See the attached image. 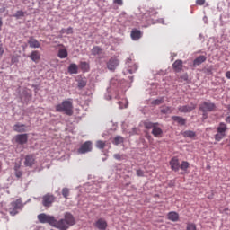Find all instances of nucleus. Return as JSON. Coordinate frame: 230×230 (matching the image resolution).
Masks as SVG:
<instances>
[{
  "mask_svg": "<svg viewBox=\"0 0 230 230\" xmlns=\"http://www.w3.org/2000/svg\"><path fill=\"white\" fill-rule=\"evenodd\" d=\"M93 150V143L91 141H86L83 145H81L78 149V154H87V152H91Z\"/></svg>",
  "mask_w": 230,
  "mask_h": 230,
  "instance_id": "8",
  "label": "nucleus"
},
{
  "mask_svg": "<svg viewBox=\"0 0 230 230\" xmlns=\"http://www.w3.org/2000/svg\"><path fill=\"white\" fill-rule=\"evenodd\" d=\"M58 57L59 58H67V50L66 49H59Z\"/></svg>",
  "mask_w": 230,
  "mask_h": 230,
  "instance_id": "28",
  "label": "nucleus"
},
{
  "mask_svg": "<svg viewBox=\"0 0 230 230\" xmlns=\"http://www.w3.org/2000/svg\"><path fill=\"white\" fill-rule=\"evenodd\" d=\"M144 127L147 130L152 129V134L155 137H163V129L159 127V123L147 121L144 123Z\"/></svg>",
  "mask_w": 230,
  "mask_h": 230,
  "instance_id": "3",
  "label": "nucleus"
},
{
  "mask_svg": "<svg viewBox=\"0 0 230 230\" xmlns=\"http://www.w3.org/2000/svg\"><path fill=\"white\" fill-rule=\"evenodd\" d=\"M92 55L96 57V55H102V49L99 46H94L92 49Z\"/></svg>",
  "mask_w": 230,
  "mask_h": 230,
  "instance_id": "27",
  "label": "nucleus"
},
{
  "mask_svg": "<svg viewBox=\"0 0 230 230\" xmlns=\"http://www.w3.org/2000/svg\"><path fill=\"white\" fill-rule=\"evenodd\" d=\"M167 217L168 220H171L172 222H177L179 220V213L175 211L169 212Z\"/></svg>",
  "mask_w": 230,
  "mask_h": 230,
  "instance_id": "22",
  "label": "nucleus"
},
{
  "mask_svg": "<svg viewBox=\"0 0 230 230\" xmlns=\"http://www.w3.org/2000/svg\"><path fill=\"white\" fill-rule=\"evenodd\" d=\"M96 147L99 148L100 150H103V148H105V142L102 140H98L96 142Z\"/></svg>",
  "mask_w": 230,
  "mask_h": 230,
  "instance_id": "37",
  "label": "nucleus"
},
{
  "mask_svg": "<svg viewBox=\"0 0 230 230\" xmlns=\"http://www.w3.org/2000/svg\"><path fill=\"white\" fill-rule=\"evenodd\" d=\"M68 73H70L71 75H77L78 66H76V64L75 63L70 64V66H68Z\"/></svg>",
  "mask_w": 230,
  "mask_h": 230,
  "instance_id": "24",
  "label": "nucleus"
},
{
  "mask_svg": "<svg viewBox=\"0 0 230 230\" xmlns=\"http://www.w3.org/2000/svg\"><path fill=\"white\" fill-rule=\"evenodd\" d=\"M170 166L171 170L173 172H179V169L181 168V164L179 163V158L173 157L170 161Z\"/></svg>",
  "mask_w": 230,
  "mask_h": 230,
  "instance_id": "13",
  "label": "nucleus"
},
{
  "mask_svg": "<svg viewBox=\"0 0 230 230\" xmlns=\"http://www.w3.org/2000/svg\"><path fill=\"white\" fill-rule=\"evenodd\" d=\"M147 14H149L150 17H155L157 15V11L154 8H149V10H147Z\"/></svg>",
  "mask_w": 230,
  "mask_h": 230,
  "instance_id": "38",
  "label": "nucleus"
},
{
  "mask_svg": "<svg viewBox=\"0 0 230 230\" xmlns=\"http://www.w3.org/2000/svg\"><path fill=\"white\" fill-rule=\"evenodd\" d=\"M55 199V195L48 193L42 197V206H44V208H51Z\"/></svg>",
  "mask_w": 230,
  "mask_h": 230,
  "instance_id": "6",
  "label": "nucleus"
},
{
  "mask_svg": "<svg viewBox=\"0 0 230 230\" xmlns=\"http://www.w3.org/2000/svg\"><path fill=\"white\" fill-rule=\"evenodd\" d=\"M226 78H227L228 80H230V71H227V72L226 73Z\"/></svg>",
  "mask_w": 230,
  "mask_h": 230,
  "instance_id": "50",
  "label": "nucleus"
},
{
  "mask_svg": "<svg viewBox=\"0 0 230 230\" xmlns=\"http://www.w3.org/2000/svg\"><path fill=\"white\" fill-rule=\"evenodd\" d=\"M38 220L40 224H49V226H53V224H55V217L45 213L39 214Z\"/></svg>",
  "mask_w": 230,
  "mask_h": 230,
  "instance_id": "4",
  "label": "nucleus"
},
{
  "mask_svg": "<svg viewBox=\"0 0 230 230\" xmlns=\"http://www.w3.org/2000/svg\"><path fill=\"white\" fill-rule=\"evenodd\" d=\"M4 53V49H3V45L0 47V55L2 56Z\"/></svg>",
  "mask_w": 230,
  "mask_h": 230,
  "instance_id": "49",
  "label": "nucleus"
},
{
  "mask_svg": "<svg viewBox=\"0 0 230 230\" xmlns=\"http://www.w3.org/2000/svg\"><path fill=\"white\" fill-rule=\"evenodd\" d=\"M57 112H64L66 116H73V101L67 99L56 106Z\"/></svg>",
  "mask_w": 230,
  "mask_h": 230,
  "instance_id": "1",
  "label": "nucleus"
},
{
  "mask_svg": "<svg viewBox=\"0 0 230 230\" xmlns=\"http://www.w3.org/2000/svg\"><path fill=\"white\" fill-rule=\"evenodd\" d=\"M13 129L14 132H26V125L17 123L13 126Z\"/></svg>",
  "mask_w": 230,
  "mask_h": 230,
  "instance_id": "21",
  "label": "nucleus"
},
{
  "mask_svg": "<svg viewBox=\"0 0 230 230\" xmlns=\"http://www.w3.org/2000/svg\"><path fill=\"white\" fill-rule=\"evenodd\" d=\"M208 60V58L206 56H199L196 58L193 61V67H197V66H200V64H204Z\"/></svg>",
  "mask_w": 230,
  "mask_h": 230,
  "instance_id": "20",
  "label": "nucleus"
},
{
  "mask_svg": "<svg viewBox=\"0 0 230 230\" xmlns=\"http://www.w3.org/2000/svg\"><path fill=\"white\" fill-rule=\"evenodd\" d=\"M197 109V104L191 102L190 105H184V106H180L178 108V111L180 112H191V111H195Z\"/></svg>",
  "mask_w": 230,
  "mask_h": 230,
  "instance_id": "10",
  "label": "nucleus"
},
{
  "mask_svg": "<svg viewBox=\"0 0 230 230\" xmlns=\"http://www.w3.org/2000/svg\"><path fill=\"white\" fill-rule=\"evenodd\" d=\"M28 44L30 48H33V49L40 48V42H39V40H37V39L33 37L29 38Z\"/></svg>",
  "mask_w": 230,
  "mask_h": 230,
  "instance_id": "18",
  "label": "nucleus"
},
{
  "mask_svg": "<svg viewBox=\"0 0 230 230\" xmlns=\"http://www.w3.org/2000/svg\"><path fill=\"white\" fill-rule=\"evenodd\" d=\"M118 66H119V60L118 58H111L107 62V68L110 71H116V67H118Z\"/></svg>",
  "mask_w": 230,
  "mask_h": 230,
  "instance_id": "9",
  "label": "nucleus"
},
{
  "mask_svg": "<svg viewBox=\"0 0 230 230\" xmlns=\"http://www.w3.org/2000/svg\"><path fill=\"white\" fill-rule=\"evenodd\" d=\"M217 109V105L215 103L211 102L210 101L203 102L199 105V111H202V112H213Z\"/></svg>",
  "mask_w": 230,
  "mask_h": 230,
  "instance_id": "5",
  "label": "nucleus"
},
{
  "mask_svg": "<svg viewBox=\"0 0 230 230\" xmlns=\"http://www.w3.org/2000/svg\"><path fill=\"white\" fill-rule=\"evenodd\" d=\"M3 46V43H1V41H0V48Z\"/></svg>",
  "mask_w": 230,
  "mask_h": 230,
  "instance_id": "54",
  "label": "nucleus"
},
{
  "mask_svg": "<svg viewBox=\"0 0 230 230\" xmlns=\"http://www.w3.org/2000/svg\"><path fill=\"white\" fill-rule=\"evenodd\" d=\"M187 230H197V226L193 223H189L187 225Z\"/></svg>",
  "mask_w": 230,
  "mask_h": 230,
  "instance_id": "40",
  "label": "nucleus"
},
{
  "mask_svg": "<svg viewBox=\"0 0 230 230\" xmlns=\"http://www.w3.org/2000/svg\"><path fill=\"white\" fill-rule=\"evenodd\" d=\"M137 177H144L145 172H143V170H141V169H138V170H137Z\"/></svg>",
  "mask_w": 230,
  "mask_h": 230,
  "instance_id": "44",
  "label": "nucleus"
},
{
  "mask_svg": "<svg viewBox=\"0 0 230 230\" xmlns=\"http://www.w3.org/2000/svg\"><path fill=\"white\" fill-rule=\"evenodd\" d=\"M181 170H183L184 172H186V170H188L190 168V163L183 161L181 165H180Z\"/></svg>",
  "mask_w": 230,
  "mask_h": 230,
  "instance_id": "34",
  "label": "nucleus"
},
{
  "mask_svg": "<svg viewBox=\"0 0 230 230\" xmlns=\"http://www.w3.org/2000/svg\"><path fill=\"white\" fill-rule=\"evenodd\" d=\"M124 138L121 136H117L114 137L113 145H121L123 143Z\"/></svg>",
  "mask_w": 230,
  "mask_h": 230,
  "instance_id": "30",
  "label": "nucleus"
},
{
  "mask_svg": "<svg viewBox=\"0 0 230 230\" xmlns=\"http://www.w3.org/2000/svg\"><path fill=\"white\" fill-rule=\"evenodd\" d=\"M82 71L87 72L89 71V63L84 61L80 63Z\"/></svg>",
  "mask_w": 230,
  "mask_h": 230,
  "instance_id": "33",
  "label": "nucleus"
},
{
  "mask_svg": "<svg viewBox=\"0 0 230 230\" xmlns=\"http://www.w3.org/2000/svg\"><path fill=\"white\" fill-rule=\"evenodd\" d=\"M217 132H219V134H223L224 136H226V132H227V125H226L224 122H221L217 128Z\"/></svg>",
  "mask_w": 230,
  "mask_h": 230,
  "instance_id": "23",
  "label": "nucleus"
},
{
  "mask_svg": "<svg viewBox=\"0 0 230 230\" xmlns=\"http://www.w3.org/2000/svg\"><path fill=\"white\" fill-rule=\"evenodd\" d=\"M172 120L176 121V123H179V125H186V119L179 116H173Z\"/></svg>",
  "mask_w": 230,
  "mask_h": 230,
  "instance_id": "25",
  "label": "nucleus"
},
{
  "mask_svg": "<svg viewBox=\"0 0 230 230\" xmlns=\"http://www.w3.org/2000/svg\"><path fill=\"white\" fill-rule=\"evenodd\" d=\"M114 159H116L117 161H121L123 159V155H119V154H115L113 155Z\"/></svg>",
  "mask_w": 230,
  "mask_h": 230,
  "instance_id": "43",
  "label": "nucleus"
},
{
  "mask_svg": "<svg viewBox=\"0 0 230 230\" xmlns=\"http://www.w3.org/2000/svg\"><path fill=\"white\" fill-rule=\"evenodd\" d=\"M224 137H226V135L217 132L215 136H214V139L216 141H222V139H224Z\"/></svg>",
  "mask_w": 230,
  "mask_h": 230,
  "instance_id": "35",
  "label": "nucleus"
},
{
  "mask_svg": "<svg viewBox=\"0 0 230 230\" xmlns=\"http://www.w3.org/2000/svg\"><path fill=\"white\" fill-rule=\"evenodd\" d=\"M15 142L18 143V145H26V143H28V134L16 135Z\"/></svg>",
  "mask_w": 230,
  "mask_h": 230,
  "instance_id": "12",
  "label": "nucleus"
},
{
  "mask_svg": "<svg viewBox=\"0 0 230 230\" xmlns=\"http://www.w3.org/2000/svg\"><path fill=\"white\" fill-rule=\"evenodd\" d=\"M14 174H15V177H17V179H21L22 177V171L20 170H16L14 171Z\"/></svg>",
  "mask_w": 230,
  "mask_h": 230,
  "instance_id": "41",
  "label": "nucleus"
},
{
  "mask_svg": "<svg viewBox=\"0 0 230 230\" xmlns=\"http://www.w3.org/2000/svg\"><path fill=\"white\" fill-rule=\"evenodd\" d=\"M136 71H137V65H133V67L128 69V73H130V75H132V73H136Z\"/></svg>",
  "mask_w": 230,
  "mask_h": 230,
  "instance_id": "42",
  "label": "nucleus"
},
{
  "mask_svg": "<svg viewBox=\"0 0 230 230\" xmlns=\"http://www.w3.org/2000/svg\"><path fill=\"white\" fill-rule=\"evenodd\" d=\"M130 37H131L132 40H139V39H141V37H143V33L141 32V31H139L137 29H133L131 31Z\"/></svg>",
  "mask_w": 230,
  "mask_h": 230,
  "instance_id": "17",
  "label": "nucleus"
},
{
  "mask_svg": "<svg viewBox=\"0 0 230 230\" xmlns=\"http://www.w3.org/2000/svg\"><path fill=\"white\" fill-rule=\"evenodd\" d=\"M183 136H184V137L193 138L197 136V134H195V131L187 130L183 133Z\"/></svg>",
  "mask_w": 230,
  "mask_h": 230,
  "instance_id": "29",
  "label": "nucleus"
},
{
  "mask_svg": "<svg viewBox=\"0 0 230 230\" xmlns=\"http://www.w3.org/2000/svg\"><path fill=\"white\" fill-rule=\"evenodd\" d=\"M113 3L119 6H123V0H113Z\"/></svg>",
  "mask_w": 230,
  "mask_h": 230,
  "instance_id": "46",
  "label": "nucleus"
},
{
  "mask_svg": "<svg viewBox=\"0 0 230 230\" xmlns=\"http://www.w3.org/2000/svg\"><path fill=\"white\" fill-rule=\"evenodd\" d=\"M24 15H26V12L17 11L13 17H15V19H21V17H24Z\"/></svg>",
  "mask_w": 230,
  "mask_h": 230,
  "instance_id": "36",
  "label": "nucleus"
},
{
  "mask_svg": "<svg viewBox=\"0 0 230 230\" xmlns=\"http://www.w3.org/2000/svg\"><path fill=\"white\" fill-rule=\"evenodd\" d=\"M24 208V203L22 202V199H18L14 201H12L9 205V214L11 217H15V215L19 214V211H22Z\"/></svg>",
  "mask_w": 230,
  "mask_h": 230,
  "instance_id": "2",
  "label": "nucleus"
},
{
  "mask_svg": "<svg viewBox=\"0 0 230 230\" xmlns=\"http://www.w3.org/2000/svg\"><path fill=\"white\" fill-rule=\"evenodd\" d=\"M59 33L61 35H64V33H66V35H73L74 31H73V27H69L67 29H61L59 31Z\"/></svg>",
  "mask_w": 230,
  "mask_h": 230,
  "instance_id": "26",
  "label": "nucleus"
},
{
  "mask_svg": "<svg viewBox=\"0 0 230 230\" xmlns=\"http://www.w3.org/2000/svg\"><path fill=\"white\" fill-rule=\"evenodd\" d=\"M95 227H97V229L99 230H105L107 229V221H105V219L103 218H100L98 219L95 224H94Z\"/></svg>",
  "mask_w": 230,
  "mask_h": 230,
  "instance_id": "15",
  "label": "nucleus"
},
{
  "mask_svg": "<svg viewBox=\"0 0 230 230\" xmlns=\"http://www.w3.org/2000/svg\"><path fill=\"white\" fill-rule=\"evenodd\" d=\"M52 227H56V229L59 230L69 229V226L65 219L57 220V218H54V224L52 225Z\"/></svg>",
  "mask_w": 230,
  "mask_h": 230,
  "instance_id": "7",
  "label": "nucleus"
},
{
  "mask_svg": "<svg viewBox=\"0 0 230 230\" xmlns=\"http://www.w3.org/2000/svg\"><path fill=\"white\" fill-rule=\"evenodd\" d=\"M21 170V163H15L14 171Z\"/></svg>",
  "mask_w": 230,
  "mask_h": 230,
  "instance_id": "47",
  "label": "nucleus"
},
{
  "mask_svg": "<svg viewBox=\"0 0 230 230\" xmlns=\"http://www.w3.org/2000/svg\"><path fill=\"white\" fill-rule=\"evenodd\" d=\"M64 220L67 224L68 227H71V226H75V217L73 216V214H71L69 212L65 213Z\"/></svg>",
  "mask_w": 230,
  "mask_h": 230,
  "instance_id": "11",
  "label": "nucleus"
},
{
  "mask_svg": "<svg viewBox=\"0 0 230 230\" xmlns=\"http://www.w3.org/2000/svg\"><path fill=\"white\" fill-rule=\"evenodd\" d=\"M35 164V156L32 155H29L25 156L24 165L31 168Z\"/></svg>",
  "mask_w": 230,
  "mask_h": 230,
  "instance_id": "16",
  "label": "nucleus"
},
{
  "mask_svg": "<svg viewBox=\"0 0 230 230\" xmlns=\"http://www.w3.org/2000/svg\"><path fill=\"white\" fill-rule=\"evenodd\" d=\"M62 195L65 199H69V190L67 188H63Z\"/></svg>",
  "mask_w": 230,
  "mask_h": 230,
  "instance_id": "39",
  "label": "nucleus"
},
{
  "mask_svg": "<svg viewBox=\"0 0 230 230\" xmlns=\"http://www.w3.org/2000/svg\"><path fill=\"white\" fill-rule=\"evenodd\" d=\"M3 168V163L0 161V170Z\"/></svg>",
  "mask_w": 230,
  "mask_h": 230,
  "instance_id": "53",
  "label": "nucleus"
},
{
  "mask_svg": "<svg viewBox=\"0 0 230 230\" xmlns=\"http://www.w3.org/2000/svg\"><path fill=\"white\" fill-rule=\"evenodd\" d=\"M162 114H172V108L168 106H163L161 108Z\"/></svg>",
  "mask_w": 230,
  "mask_h": 230,
  "instance_id": "31",
  "label": "nucleus"
},
{
  "mask_svg": "<svg viewBox=\"0 0 230 230\" xmlns=\"http://www.w3.org/2000/svg\"><path fill=\"white\" fill-rule=\"evenodd\" d=\"M205 4L206 0H196V4H198L199 6H204Z\"/></svg>",
  "mask_w": 230,
  "mask_h": 230,
  "instance_id": "45",
  "label": "nucleus"
},
{
  "mask_svg": "<svg viewBox=\"0 0 230 230\" xmlns=\"http://www.w3.org/2000/svg\"><path fill=\"white\" fill-rule=\"evenodd\" d=\"M152 105H161V103H164V97H161L159 99H155L152 101Z\"/></svg>",
  "mask_w": 230,
  "mask_h": 230,
  "instance_id": "32",
  "label": "nucleus"
},
{
  "mask_svg": "<svg viewBox=\"0 0 230 230\" xmlns=\"http://www.w3.org/2000/svg\"><path fill=\"white\" fill-rule=\"evenodd\" d=\"M226 121V123H230V117H227Z\"/></svg>",
  "mask_w": 230,
  "mask_h": 230,
  "instance_id": "52",
  "label": "nucleus"
},
{
  "mask_svg": "<svg viewBox=\"0 0 230 230\" xmlns=\"http://www.w3.org/2000/svg\"><path fill=\"white\" fill-rule=\"evenodd\" d=\"M146 139H151V138H152V136H150V135L147 133V134H146Z\"/></svg>",
  "mask_w": 230,
  "mask_h": 230,
  "instance_id": "51",
  "label": "nucleus"
},
{
  "mask_svg": "<svg viewBox=\"0 0 230 230\" xmlns=\"http://www.w3.org/2000/svg\"><path fill=\"white\" fill-rule=\"evenodd\" d=\"M29 58H31L32 62H35L37 64L40 60V53L39 52V50H34L31 53Z\"/></svg>",
  "mask_w": 230,
  "mask_h": 230,
  "instance_id": "19",
  "label": "nucleus"
},
{
  "mask_svg": "<svg viewBox=\"0 0 230 230\" xmlns=\"http://www.w3.org/2000/svg\"><path fill=\"white\" fill-rule=\"evenodd\" d=\"M130 61L128 60L127 64L128 65Z\"/></svg>",
  "mask_w": 230,
  "mask_h": 230,
  "instance_id": "55",
  "label": "nucleus"
},
{
  "mask_svg": "<svg viewBox=\"0 0 230 230\" xmlns=\"http://www.w3.org/2000/svg\"><path fill=\"white\" fill-rule=\"evenodd\" d=\"M85 85H86V84H85V82H84V81H81V82L79 83V87H85Z\"/></svg>",
  "mask_w": 230,
  "mask_h": 230,
  "instance_id": "48",
  "label": "nucleus"
},
{
  "mask_svg": "<svg viewBox=\"0 0 230 230\" xmlns=\"http://www.w3.org/2000/svg\"><path fill=\"white\" fill-rule=\"evenodd\" d=\"M183 67H184V65L182 63V60H181V59H177L172 64V69H173L174 73H181V71H182Z\"/></svg>",
  "mask_w": 230,
  "mask_h": 230,
  "instance_id": "14",
  "label": "nucleus"
}]
</instances>
